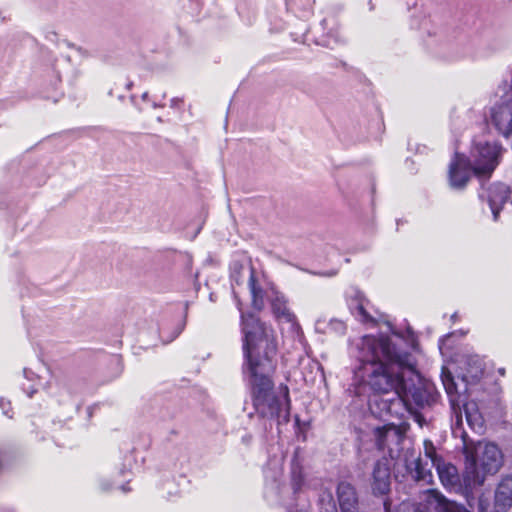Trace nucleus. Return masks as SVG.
Masks as SVG:
<instances>
[{
    "label": "nucleus",
    "mask_w": 512,
    "mask_h": 512,
    "mask_svg": "<svg viewBox=\"0 0 512 512\" xmlns=\"http://www.w3.org/2000/svg\"><path fill=\"white\" fill-rule=\"evenodd\" d=\"M301 483H302V477L300 475V472L296 473L294 471L293 472V485H294V489H299L300 486H301Z\"/></svg>",
    "instance_id": "412c9836"
},
{
    "label": "nucleus",
    "mask_w": 512,
    "mask_h": 512,
    "mask_svg": "<svg viewBox=\"0 0 512 512\" xmlns=\"http://www.w3.org/2000/svg\"><path fill=\"white\" fill-rule=\"evenodd\" d=\"M249 287L252 295V305L256 310H262L265 301L268 300L271 303L272 312L278 320L291 323L295 321V316L287 308L286 299L282 294L273 288L263 291L257 286L253 269L250 273Z\"/></svg>",
    "instance_id": "39448f33"
},
{
    "label": "nucleus",
    "mask_w": 512,
    "mask_h": 512,
    "mask_svg": "<svg viewBox=\"0 0 512 512\" xmlns=\"http://www.w3.org/2000/svg\"><path fill=\"white\" fill-rule=\"evenodd\" d=\"M441 378H442L443 386L450 398V404H451L453 410L456 411V407H459V403H458L459 396L457 394V389H456V384L454 382V379H453L451 373L445 368H443V370H442Z\"/></svg>",
    "instance_id": "a211bd4d"
},
{
    "label": "nucleus",
    "mask_w": 512,
    "mask_h": 512,
    "mask_svg": "<svg viewBox=\"0 0 512 512\" xmlns=\"http://www.w3.org/2000/svg\"><path fill=\"white\" fill-rule=\"evenodd\" d=\"M466 418H467V421L468 423L472 426V415L469 414L467 411H466Z\"/></svg>",
    "instance_id": "b1692460"
},
{
    "label": "nucleus",
    "mask_w": 512,
    "mask_h": 512,
    "mask_svg": "<svg viewBox=\"0 0 512 512\" xmlns=\"http://www.w3.org/2000/svg\"><path fill=\"white\" fill-rule=\"evenodd\" d=\"M426 502L429 509L433 508L437 512H470L464 506L447 500L435 490H428L426 492Z\"/></svg>",
    "instance_id": "9b49d317"
},
{
    "label": "nucleus",
    "mask_w": 512,
    "mask_h": 512,
    "mask_svg": "<svg viewBox=\"0 0 512 512\" xmlns=\"http://www.w3.org/2000/svg\"><path fill=\"white\" fill-rule=\"evenodd\" d=\"M435 401L434 388L429 383L424 382L415 370L414 359H411V373H406L402 378L397 394L392 399L387 400V413H398L397 407L403 406L406 410L412 411L415 407H424Z\"/></svg>",
    "instance_id": "7ed1b4c3"
},
{
    "label": "nucleus",
    "mask_w": 512,
    "mask_h": 512,
    "mask_svg": "<svg viewBox=\"0 0 512 512\" xmlns=\"http://www.w3.org/2000/svg\"><path fill=\"white\" fill-rule=\"evenodd\" d=\"M480 512H482V509H480Z\"/></svg>",
    "instance_id": "cd10ccee"
},
{
    "label": "nucleus",
    "mask_w": 512,
    "mask_h": 512,
    "mask_svg": "<svg viewBox=\"0 0 512 512\" xmlns=\"http://www.w3.org/2000/svg\"><path fill=\"white\" fill-rule=\"evenodd\" d=\"M243 352L247 360V373L251 386L253 406L263 418H276L278 422L289 421L288 388L281 397L273 391L270 373L271 358L276 354L277 343L274 331L253 314L241 313Z\"/></svg>",
    "instance_id": "f257e3e1"
},
{
    "label": "nucleus",
    "mask_w": 512,
    "mask_h": 512,
    "mask_svg": "<svg viewBox=\"0 0 512 512\" xmlns=\"http://www.w3.org/2000/svg\"><path fill=\"white\" fill-rule=\"evenodd\" d=\"M498 100L490 109V120L505 137L512 135V85L499 87Z\"/></svg>",
    "instance_id": "423d86ee"
},
{
    "label": "nucleus",
    "mask_w": 512,
    "mask_h": 512,
    "mask_svg": "<svg viewBox=\"0 0 512 512\" xmlns=\"http://www.w3.org/2000/svg\"><path fill=\"white\" fill-rule=\"evenodd\" d=\"M407 469L411 472L412 477L416 481H423L426 484H430L432 482L433 475L431 471L424 467L419 457L413 460L410 464H407Z\"/></svg>",
    "instance_id": "f3484780"
},
{
    "label": "nucleus",
    "mask_w": 512,
    "mask_h": 512,
    "mask_svg": "<svg viewBox=\"0 0 512 512\" xmlns=\"http://www.w3.org/2000/svg\"><path fill=\"white\" fill-rule=\"evenodd\" d=\"M390 467L386 459L376 462L372 472L371 487L374 494L384 495L390 490Z\"/></svg>",
    "instance_id": "9d476101"
},
{
    "label": "nucleus",
    "mask_w": 512,
    "mask_h": 512,
    "mask_svg": "<svg viewBox=\"0 0 512 512\" xmlns=\"http://www.w3.org/2000/svg\"><path fill=\"white\" fill-rule=\"evenodd\" d=\"M377 445L380 449L389 447L391 443L398 444L403 438L400 429L395 425H385L375 430Z\"/></svg>",
    "instance_id": "2eb2a0df"
},
{
    "label": "nucleus",
    "mask_w": 512,
    "mask_h": 512,
    "mask_svg": "<svg viewBox=\"0 0 512 512\" xmlns=\"http://www.w3.org/2000/svg\"><path fill=\"white\" fill-rule=\"evenodd\" d=\"M473 172L471 162L464 156L456 154L454 160L450 164L449 180L453 188H463Z\"/></svg>",
    "instance_id": "6e6552de"
},
{
    "label": "nucleus",
    "mask_w": 512,
    "mask_h": 512,
    "mask_svg": "<svg viewBox=\"0 0 512 512\" xmlns=\"http://www.w3.org/2000/svg\"><path fill=\"white\" fill-rule=\"evenodd\" d=\"M464 482L469 488L484 483L486 475L498 472L502 465V454L499 448L492 443H479L476 447V457L467 458Z\"/></svg>",
    "instance_id": "20e7f679"
},
{
    "label": "nucleus",
    "mask_w": 512,
    "mask_h": 512,
    "mask_svg": "<svg viewBox=\"0 0 512 512\" xmlns=\"http://www.w3.org/2000/svg\"><path fill=\"white\" fill-rule=\"evenodd\" d=\"M502 148L496 142H476L471 156L473 158V173L478 177H490L499 163Z\"/></svg>",
    "instance_id": "0eeeda50"
},
{
    "label": "nucleus",
    "mask_w": 512,
    "mask_h": 512,
    "mask_svg": "<svg viewBox=\"0 0 512 512\" xmlns=\"http://www.w3.org/2000/svg\"><path fill=\"white\" fill-rule=\"evenodd\" d=\"M495 505L501 510L512 506V476L503 477L495 492Z\"/></svg>",
    "instance_id": "4468645a"
},
{
    "label": "nucleus",
    "mask_w": 512,
    "mask_h": 512,
    "mask_svg": "<svg viewBox=\"0 0 512 512\" xmlns=\"http://www.w3.org/2000/svg\"><path fill=\"white\" fill-rule=\"evenodd\" d=\"M509 198V189L504 184H497L491 187L488 194V203L492 211L494 220L498 219V215L502 206Z\"/></svg>",
    "instance_id": "ddd939ff"
},
{
    "label": "nucleus",
    "mask_w": 512,
    "mask_h": 512,
    "mask_svg": "<svg viewBox=\"0 0 512 512\" xmlns=\"http://www.w3.org/2000/svg\"><path fill=\"white\" fill-rule=\"evenodd\" d=\"M360 365L355 377L374 393L394 397L406 373H411L412 355L396 347L388 336L366 335L357 343Z\"/></svg>",
    "instance_id": "f03ea898"
},
{
    "label": "nucleus",
    "mask_w": 512,
    "mask_h": 512,
    "mask_svg": "<svg viewBox=\"0 0 512 512\" xmlns=\"http://www.w3.org/2000/svg\"><path fill=\"white\" fill-rule=\"evenodd\" d=\"M439 475L440 481L446 487H454L459 482V476L457 468L450 464L446 463L443 459L434 466Z\"/></svg>",
    "instance_id": "dca6fc26"
},
{
    "label": "nucleus",
    "mask_w": 512,
    "mask_h": 512,
    "mask_svg": "<svg viewBox=\"0 0 512 512\" xmlns=\"http://www.w3.org/2000/svg\"><path fill=\"white\" fill-rule=\"evenodd\" d=\"M424 453L426 457L431 460L433 466H435L437 462H440L442 460V458L437 455L436 449L431 440L424 441Z\"/></svg>",
    "instance_id": "aec40b11"
},
{
    "label": "nucleus",
    "mask_w": 512,
    "mask_h": 512,
    "mask_svg": "<svg viewBox=\"0 0 512 512\" xmlns=\"http://www.w3.org/2000/svg\"><path fill=\"white\" fill-rule=\"evenodd\" d=\"M337 495L341 512H358V498L354 487L350 483H339Z\"/></svg>",
    "instance_id": "f8f14e48"
},
{
    "label": "nucleus",
    "mask_w": 512,
    "mask_h": 512,
    "mask_svg": "<svg viewBox=\"0 0 512 512\" xmlns=\"http://www.w3.org/2000/svg\"><path fill=\"white\" fill-rule=\"evenodd\" d=\"M0 407L3 410V413L5 415H8V412L10 410V402L5 401L3 398L0 399Z\"/></svg>",
    "instance_id": "4be33fe9"
},
{
    "label": "nucleus",
    "mask_w": 512,
    "mask_h": 512,
    "mask_svg": "<svg viewBox=\"0 0 512 512\" xmlns=\"http://www.w3.org/2000/svg\"><path fill=\"white\" fill-rule=\"evenodd\" d=\"M349 308L352 314L362 323L374 326L376 318L370 312V302L359 291H352L349 296Z\"/></svg>",
    "instance_id": "1a4fd4ad"
},
{
    "label": "nucleus",
    "mask_w": 512,
    "mask_h": 512,
    "mask_svg": "<svg viewBox=\"0 0 512 512\" xmlns=\"http://www.w3.org/2000/svg\"><path fill=\"white\" fill-rule=\"evenodd\" d=\"M179 102H180V100H178V99H172L171 106L174 107V106L178 105Z\"/></svg>",
    "instance_id": "393cba45"
},
{
    "label": "nucleus",
    "mask_w": 512,
    "mask_h": 512,
    "mask_svg": "<svg viewBox=\"0 0 512 512\" xmlns=\"http://www.w3.org/2000/svg\"><path fill=\"white\" fill-rule=\"evenodd\" d=\"M467 373L464 375L466 380L471 379L472 381L478 380L483 374V363L478 356L471 357L468 362Z\"/></svg>",
    "instance_id": "6ab92c4d"
},
{
    "label": "nucleus",
    "mask_w": 512,
    "mask_h": 512,
    "mask_svg": "<svg viewBox=\"0 0 512 512\" xmlns=\"http://www.w3.org/2000/svg\"><path fill=\"white\" fill-rule=\"evenodd\" d=\"M498 372H499V374H500V375H502V376H504V375H505V369H504V368H500V369L498 370Z\"/></svg>",
    "instance_id": "a878e982"
},
{
    "label": "nucleus",
    "mask_w": 512,
    "mask_h": 512,
    "mask_svg": "<svg viewBox=\"0 0 512 512\" xmlns=\"http://www.w3.org/2000/svg\"><path fill=\"white\" fill-rule=\"evenodd\" d=\"M331 324H332L333 326H335V327H334L335 329H338V330H340V331H344V329H345V326H344L343 322H341V321H334V322H332Z\"/></svg>",
    "instance_id": "5701e85b"
},
{
    "label": "nucleus",
    "mask_w": 512,
    "mask_h": 512,
    "mask_svg": "<svg viewBox=\"0 0 512 512\" xmlns=\"http://www.w3.org/2000/svg\"><path fill=\"white\" fill-rule=\"evenodd\" d=\"M147 98H148V92L143 93L142 99L147 100Z\"/></svg>",
    "instance_id": "bb28decb"
}]
</instances>
